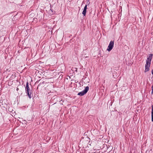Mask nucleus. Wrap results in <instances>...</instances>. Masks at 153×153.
Returning <instances> with one entry per match:
<instances>
[{"mask_svg": "<svg viewBox=\"0 0 153 153\" xmlns=\"http://www.w3.org/2000/svg\"><path fill=\"white\" fill-rule=\"evenodd\" d=\"M25 92L27 94V95L28 96L30 99L32 97V91L30 89L29 86V83L27 82L26 84V86L25 87Z\"/></svg>", "mask_w": 153, "mask_h": 153, "instance_id": "f257e3e1", "label": "nucleus"}, {"mask_svg": "<svg viewBox=\"0 0 153 153\" xmlns=\"http://www.w3.org/2000/svg\"><path fill=\"white\" fill-rule=\"evenodd\" d=\"M89 89V87L88 86H86L84 90L82 91H81L80 92H79L78 93L77 95L80 96H82L84 95L88 91Z\"/></svg>", "mask_w": 153, "mask_h": 153, "instance_id": "f03ea898", "label": "nucleus"}, {"mask_svg": "<svg viewBox=\"0 0 153 153\" xmlns=\"http://www.w3.org/2000/svg\"><path fill=\"white\" fill-rule=\"evenodd\" d=\"M114 45V41H111L108 47L107 50L108 51H110L113 48Z\"/></svg>", "mask_w": 153, "mask_h": 153, "instance_id": "7ed1b4c3", "label": "nucleus"}, {"mask_svg": "<svg viewBox=\"0 0 153 153\" xmlns=\"http://www.w3.org/2000/svg\"><path fill=\"white\" fill-rule=\"evenodd\" d=\"M151 64L148 62H146L145 65V72H146L149 70V67L150 66Z\"/></svg>", "mask_w": 153, "mask_h": 153, "instance_id": "20e7f679", "label": "nucleus"}, {"mask_svg": "<svg viewBox=\"0 0 153 153\" xmlns=\"http://www.w3.org/2000/svg\"><path fill=\"white\" fill-rule=\"evenodd\" d=\"M152 54H150L149 56H147V60H146V62H148L149 63L151 64V61L152 59L153 56Z\"/></svg>", "mask_w": 153, "mask_h": 153, "instance_id": "39448f33", "label": "nucleus"}, {"mask_svg": "<svg viewBox=\"0 0 153 153\" xmlns=\"http://www.w3.org/2000/svg\"><path fill=\"white\" fill-rule=\"evenodd\" d=\"M86 10L85 9H83V10L82 12V14H83V16L85 17L86 15Z\"/></svg>", "mask_w": 153, "mask_h": 153, "instance_id": "423d86ee", "label": "nucleus"}, {"mask_svg": "<svg viewBox=\"0 0 153 153\" xmlns=\"http://www.w3.org/2000/svg\"><path fill=\"white\" fill-rule=\"evenodd\" d=\"M152 121L153 122V112H151Z\"/></svg>", "mask_w": 153, "mask_h": 153, "instance_id": "0eeeda50", "label": "nucleus"}, {"mask_svg": "<svg viewBox=\"0 0 153 153\" xmlns=\"http://www.w3.org/2000/svg\"><path fill=\"white\" fill-rule=\"evenodd\" d=\"M87 6H88L87 4H86L85 6L84 7V9L87 10Z\"/></svg>", "mask_w": 153, "mask_h": 153, "instance_id": "6e6552de", "label": "nucleus"}, {"mask_svg": "<svg viewBox=\"0 0 153 153\" xmlns=\"http://www.w3.org/2000/svg\"><path fill=\"white\" fill-rule=\"evenodd\" d=\"M51 10V12H52V14H53L55 13V11H53V10H51V9H50Z\"/></svg>", "mask_w": 153, "mask_h": 153, "instance_id": "1a4fd4ad", "label": "nucleus"}, {"mask_svg": "<svg viewBox=\"0 0 153 153\" xmlns=\"http://www.w3.org/2000/svg\"><path fill=\"white\" fill-rule=\"evenodd\" d=\"M152 112H153V105L152 106Z\"/></svg>", "mask_w": 153, "mask_h": 153, "instance_id": "9d476101", "label": "nucleus"}, {"mask_svg": "<svg viewBox=\"0 0 153 153\" xmlns=\"http://www.w3.org/2000/svg\"><path fill=\"white\" fill-rule=\"evenodd\" d=\"M151 94H153V89H152Z\"/></svg>", "mask_w": 153, "mask_h": 153, "instance_id": "9b49d317", "label": "nucleus"}, {"mask_svg": "<svg viewBox=\"0 0 153 153\" xmlns=\"http://www.w3.org/2000/svg\"><path fill=\"white\" fill-rule=\"evenodd\" d=\"M152 74H153V70H152Z\"/></svg>", "mask_w": 153, "mask_h": 153, "instance_id": "f8f14e48", "label": "nucleus"}, {"mask_svg": "<svg viewBox=\"0 0 153 153\" xmlns=\"http://www.w3.org/2000/svg\"><path fill=\"white\" fill-rule=\"evenodd\" d=\"M19 90V88H16V90H17V91H18Z\"/></svg>", "mask_w": 153, "mask_h": 153, "instance_id": "ddd939ff", "label": "nucleus"}, {"mask_svg": "<svg viewBox=\"0 0 153 153\" xmlns=\"http://www.w3.org/2000/svg\"><path fill=\"white\" fill-rule=\"evenodd\" d=\"M152 89H153V85H152L151 87Z\"/></svg>", "mask_w": 153, "mask_h": 153, "instance_id": "4468645a", "label": "nucleus"}, {"mask_svg": "<svg viewBox=\"0 0 153 153\" xmlns=\"http://www.w3.org/2000/svg\"><path fill=\"white\" fill-rule=\"evenodd\" d=\"M87 57L86 56L85 57V59L86 58H87Z\"/></svg>", "mask_w": 153, "mask_h": 153, "instance_id": "2eb2a0df", "label": "nucleus"}]
</instances>
